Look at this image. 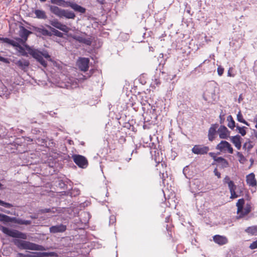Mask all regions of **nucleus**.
I'll return each instance as SVG.
<instances>
[{
	"instance_id": "14",
	"label": "nucleus",
	"mask_w": 257,
	"mask_h": 257,
	"mask_svg": "<svg viewBox=\"0 0 257 257\" xmlns=\"http://www.w3.org/2000/svg\"><path fill=\"white\" fill-rule=\"evenodd\" d=\"M67 229L66 225L62 224L52 226L50 227V232L52 233L64 232Z\"/></svg>"
},
{
	"instance_id": "45",
	"label": "nucleus",
	"mask_w": 257,
	"mask_h": 257,
	"mask_svg": "<svg viewBox=\"0 0 257 257\" xmlns=\"http://www.w3.org/2000/svg\"><path fill=\"white\" fill-rule=\"evenodd\" d=\"M41 212L42 213H48V212H50V209H47V208L43 209L41 210Z\"/></svg>"
},
{
	"instance_id": "26",
	"label": "nucleus",
	"mask_w": 257,
	"mask_h": 257,
	"mask_svg": "<svg viewBox=\"0 0 257 257\" xmlns=\"http://www.w3.org/2000/svg\"><path fill=\"white\" fill-rule=\"evenodd\" d=\"M70 7L76 12H79L80 13H84L85 12V8L76 4L72 3L70 5Z\"/></svg>"
},
{
	"instance_id": "37",
	"label": "nucleus",
	"mask_w": 257,
	"mask_h": 257,
	"mask_svg": "<svg viewBox=\"0 0 257 257\" xmlns=\"http://www.w3.org/2000/svg\"><path fill=\"white\" fill-rule=\"evenodd\" d=\"M236 129L238 131V133L241 135L242 136H244L246 135V127L245 126L240 127L238 125H237Z\"/></svg>"
},
{
	"instance_id": "13",
	"label": "nucleus",
	"mask_w": 257,
	"mask_h": 257,
	"mask_svg": "<svg viewBox=\"0 0 257 257\" xmlns=\"http://www.w3.org/2000/svg\"><path fill=\"white\" fill-rule=\"evenodd\" d=\"M229 178H225V182L228 183V186L230 192V198L234 199L238 197V195L235 193V189L236 188V185H234V183L232 181L229 180Z\"/></svg>"
},
{
	"instance_id": "40",
	"label": "nucleus",
	"mask_w": 257,
	"mask_h": 257,
	"mask_svg": "<svg viewBox=\"0 0 257 257\" xmlns=\"http://www.w3.org/2000/svg\"><path fill=\"white\" fill-rule=\"evenodd\" d=\"M84 37L80 35H74L72 36V38L80 43L82 41V40Z\"/></svg>"
},
{
	"instance_id": "36",
	"label": "nucleus",
	"mask_w": 257,
	"mask_h": 257,
	"mask_svg": "<svg viewBox=\"0 0 257 257\" xmlns=\"http://www.w3.org/2000/svg\"><path fill=\"white\" fill-rule=\"evenodd\" d=\"M0 221L5 222H9L12 221V218L9 216L4 214H2L1 217L0 218Z\"/></svg>"
},
{
	"instance_id": "10",
	"label": "nucleus",
	"mask_w": 257,
	"mask_h": 257,
	"mask_svg": "<svg viewBox=\"0 0 257 257\" xmlns=\"http://www.w3.org/2000/svg\"><path fill=\"white\" fill-rule=\"evenodd\" d=\"M33 31L38 36H52V34L51 32L44 28L43 26L40 27H33Z\"/></svg>"
},
{
	"instance_id": "30",
	"label": "nucleus",
	"mask_w": 257,
	"mask_h": 257,
	"mask_svg": "<svg viewBox=\"0 0 257 257\" xmlns=\"http://www.w3.org/2000/svg\"><path fill=\"white\" fill-rule=\"evenodd\" d=\"M246 182L249 186L256 188L257 186V183L255 178H246Z\"/></svg>"
},
{
	"instance_id": "12",
	"label": "nucleus",
	"mask_w": 257,
	"mask_h": 257,
	"mask_svg": "<svg viewBox=\"0 0 257 257\" xmlns=\"http://www.w3.org/2000/svg\"><path fill=\"white\" fill-rule=\"evenodd\" d=\"M50 24L54 27L66 33L68 32L70 30V29L67 26L59 22L57 20L50 21Z\"/></svg>"
},
{
	"instance_id": "5",
	"label": "nucleus",
	"mask_w": 257,
	"mask_h": 257,
	"mask_svg": "<svg viewBox=\"0 0 257 257\" xmlns=\"http://www.w3.org/2000/svg\"><path fill=\"white\" fill-rule=\"evenodd\" d=\"M72 159L75 163L79 167L82 168L87 167L88 161L85 157L79 155H74L72 156Z\"/></svg>"
},
{
	"instance_id": "17",
	"label": "nucleus",
	"mask_w": 257,
	"mask_h": 257,
	"mask_svg": "<svg viewBox=\"0 0 257 257\" xmlns=\"http://www.w3.org/2000/svg\"><path fill=\"white\" fill-rule=\"evenodd\" d=\"M218 133L219 135V138L222 139H227L229 136L230 132L227 130V127L224 125H221L218 130Z\"/></svg>"
},
{
	"instance_id": "20",
	"label": "nucleus",
	"mask_w": 257,
	"mask_h": 257,
	"mask_svg": "<svg viewBox=\"0 0 257 257\" xmlns=\"http://www.w3.org/2000/svg\"><path fill=\"white\" fill-rule=\"evenodd\" d=\"M245 232L251 236H257V225H252L247 227Z\"/></svg>"
},
{
	"instance_id": "49",
	"label": "nucleus",
	"mask_w": 257,
	"mask_h": 257,
	"mask_svg": "<svg viewBox=\"0 0 257 257\" xmlns=\"http://www.w3.org/2000/svg\"><path fill=\"white\" fill-rule=\"evenodd\" d=\"M51 2L52 4H57L59 3L60 0H51Z\"/></svg>"
},
{
	"instance_id": "18",
	"label": "nucleus",
	"mask_w": 257,
	"mask_h": 257,
	"mask_svg": "<svg viewBox=\"0 0 257 257\" xmlns=\"http://www.w3.org/2000/svg\"><path fill=\"white\" fill-rule=\"evenodd\" d=\"M0 41H2L3 43H8L9 44H10L14 47H19L21 50H24L23 48L20 45L17 43L15 42L14 41L8 38H3V37H0Z\"/></svg>"
},
{
	"instance_id": "11",
	"label": "nucleus",
	"mask_w": 257,
	"mask_h": 257,
	"mask_svg": "<svg viewBox=\"0 0 257 257\" xmlns=\"http://www.w3.org/2000/svg\"><path fill=\"white\" fill-rule=\"evenodd\" d=\"M89 60L86 58H80L77 61V65L82 71L86 72L89 68Z\"/></svg>"
},
{
	"instance_id": "42",
	"label": "nucleus",
	"mask_w": 257,
	"mask_h": 257,
	"mask_svg": "<svg viewBox=\"0 0 257 257\" xmlns=\"http://www.w3.org/2000/svg\"><path fill=\"white\" fill-rule=\"evenodd\" d=\"M224 72V68L221 66H219L217 68V73L219 76H221Z\"/></svg>"
},
{
	"instance_id": "22",
	"label": "nucleus",
	"mask_w": 257,
	"mask_h": 257,
	"mask_svg": "<svg viewBox=\"0 0 257 257\" xmlns=\"http://www.w3.org/2000/svg\"><path fill=\"white\" fill-rule=\"evenodd\" d=\"M50 10L52 13L60 18L63 11V10L55 6H51L50 7Z\"/></svg>"
},
{
	"instance_id": "47",
	"label": "nucleus",
	"mask_w": 257,
	"mask_h": 257,
	"mask_svg": "<svg viewBox=\"0 0 257 257\" xmlns=\"http://www.w3.org/2000/svg\"><path fill=\"white\" fill-rule=\"evenodd\" d=\"M232 70V68H230L228 71V73H227V75L228 76H229V77H233L234 76V75H232L231 74V71Z\"/></svg>"
},
{
	"instance_id": "43",
	"label": "nucleus",
	"mask_w": 257,
	"mask_h": 257,
	"mask_svg": "<svg viewBox=\"0 0 257 257\" xmlns=\"http://www.w3.org/2000/svg\"><path fill=\"white\" fill-rule=\"evenodd\" d=\"M0 61H2L6 64H9L10 63V59L3 57L0 56Z\"/></svg>"
},
{
	"instance_id": "29",
	"label": "nucleus",
	"mask_w": 257,
	"mask_h": 257,
	"mask_svg": "<svg viewBox=\"0 0 257 257\" xmlns=\"http://www.w3.org/2000/svg\"><path fill=\"white\" fill-rule=\"evenodd\" d=\"M214 93L213 92H209V90H206L203 93V98L205 101L209 100L210 98L213 99Z\"/></svg>"
},
{
	"instance_id": "4",
	"label": "nucleus",
	"mask_w": 257,
	"mask_h": 257,
	"mask_svg": "<svg viewBox=\"0 0 257 257\" xmlns=\"http://www.w3.org/2000/svg\"><path fill=\"white\" fill-rule=\"evenodd\" d=\"M0 229L6 234L13 237L19 238L23 239H27V236L26 233H23L17 230L10 229L6 227L2 226Z\"/></svg>"
},
{
	"instance_id": "27",
	"label": "nucleus",
	"mask_w": 257,
	"mask_h": 257,
	"mask_svg": "<svg viewBox=\"0 0 257 257\" xmlns=\"http://www.w3.org/2000/svg\"><path fill=\"white\" fill-rule=\"evenodd\" d=\"M216 162L222 168H226L228 167V163L227 161L222 157H218L216 159Z\"/></svg>"
},
{
	"instance_id": "28",
	"label": "nucleus",
	"mask_w": 257,
	"mask_h": 257,
	"mask_svg": "<svg viewBox=\"0 0 257 257\" xmlns=\"http://www.w3.org/2000/svg\"><path fill=\"white\" fill-rule=\"evenodd\" d=\"M46 27L51 30V32L52 33V35L60 38H62L63 37V33L55 29V28L51 27L49 25H46Z\"/></svg>"
},
{
	"instance_id": "53",
	"label": "nucleus",
	"mask_w": 257,
	"mask_h": 257,
	"mask_svg": "<svg viewBox=\"0 0 257 257\" xmlns=\"http://www.w3.org/2000/svg\"><path fill=\"white\" fill-rule=\"evenodd\" d=\"M155 81H156V84L158 85V84H160V82L159 80H158L157 79H156L155 80Z\"/></svg>"
},
{
	"instance_id": "21",
	"label": "nucleus",
	"mask_w": 257,
	"mask_h": 257,
	"mask_svg": "<svg viewBox=\"0 0 257 257\" xmlns=\"http://www.w3.org/2000/svg\"><path fill=\"white\" fill-rule=\"evenodd\" d=\"M31 33H32L31 32L29 31L24 27H22L20 31L19 35L25 41H26L27 40L29 35Z\"/></svg>"
},
{
	"instance_id": "2",
	"label": "nucleus",
	"mask_w": 257,
	"mask_h": 257,
	"mask_svg": "<svg viewBox=\"0 0 257 257\" xmlns=\"http://www.w3.org/2000/svg\"><path fill=\"white\" fill-rule=\"evenodd\" d=\"M15 244L21 249H28L35 250H45V248L42 245H38L25 240L16 239L15 241Z\"/></svg>"
},
{
	"instance_id": "19",
	"label": "nucleus",
	"mask_w": 257,
	"mask_h": 257,
	"mask_svg": "<svg viewBox=\"0 0 257 257\" xmlns=\"http://www.w3.org/2000/svg\"><path fill=\"white\" fill-rule=\"evenodd\" d=\"M240 140L241 137L239 135H236L235 136L232 137L231 139V142L234 145L235 147L238 150H240L241 147V143Z\"/></svg>"
},
{
	"instance_id": "56",
	"label": "nucleus",
	"mask_w": 257,
	"mask_h": 257,
	"mask_svg": "<svg viewBox=\"0 0 257 257\" xmlns=\"http://www.w3.org/2000/svg\"><path fill=\"white\" fill-rule=\"evenodd\" d=\"M187 12L188 14H190V10H187Z\"/></svg>"
},
{
	"instance_id": "31",
	"label": "nucleus",
	"mask_w": 257,
	"mask_h": 257,
	"mask_svg": "<svg viewBox=\"0 0 257 257\" xmlns=\"http://www.w3.org/2000/svg\"><path fill=\"white\" fill-rule=\"evenodd\" d=\"M227 120L228 121V126L231 129H233L235 126V121H234L231 115H229L227 117Z\"/></svg>"
},
{
	"instance_id": "6",
	"label": "nucleus",
	"mask_w": 257,
	"mask_h": 257,
	"mask_svg": "<svg viewBox=\"0 0 257 257\" xmlns=\"http://www.w3.org/2000/svg\"><path fill=\"white\" fill-rule=\"evenodd\" d=\"M216 149L223 152L227 151L230 154H232L233 152V150L231 145L225 141H221V142L217 145Z\"/></svg>"
},
{
	"instance_id": "8",
	"label": "nucleus",
	"mask_w": 257,
	"mask_h": 257,
	"mask_svg": "<svg viewBox=\"0 0 257 257\" xmlns=\"http://www.w3.org/2000/svg\"><path fill=\"white\" fill-rule=\"evenodd\" d=\"M15 63L20 69L24 71H26L29 66L30 65V62L28 60L25 59H21L19 60H10Z\"/></svg>"
},
{
	"instance_id": "33",
	"label": "nucleus",
	"mask_w": 257,
	"mask_h": 257,
	"mask_svg": "<svg viewBox=\"0 0 257 257\" xmlns=\"http://www.w3.org/2000/svg\"><path fill=\"white\" fill-rule=\"evenodd\" d=\"M237 119L238 121L242 122L246 125L249 126L248 123L243 118L242 115L240 111H239L237 114Z\"/></svg>"
},
{
	"instance_id": "24",
	"label": "nucleus",
	"mask_w": 257,
	"mask_h": 257,
	"mask_svg": "<svg viewBox=\"0 0 257 257\" xmlns=\"http://www.w3.org/2000/svg\"><path fill=\"white\" fill-rule=\"evenodd\" d=\"M34 14L36 15V17L38 19H46L47 18L45 12L43 10H35Z\"/></svg>"
},
{
	"instance_id": "59",
	"label": "nucleus",
	"mask_w": 257,
	"mask_h": 257,
	"mask_svg": "<svg viewBox=\"0 0 257 257\" xmlns=\"http://www.w3.org/2000/svg\"><path fill=\"white\" fill-rule=\"evenodd\" d=\"M23 55L27 56V54L26 53L24 54Z\"/></svg>"
},
{
	"instance_id": "7",
	"label": "nucleus",
	"mask_w": 257,
	"mask_h": 257,
	"mask_svg": "<svg viewBox=\"0 0 257 257\" xmlns=\"http://www.w3.org/2000/svg\"><path fill=\"white\" fill-rule=\"evenodd\" d=\"M57 256L56 253L54 252H35L33 254L30 255H25L21 253H19L18 254V257H45V256Z\"/></svg>"
},
{
	"instance_id": "16",
	"label": "nucleus",
	"mask_w": 257,
	"mask_h": 257,
	"mask_svg": "<svg viewBox=\"0 0 257 257\" xmlns=\"http://www.w3.org/2000/svg\"><path fill=\"white\" fill-rule=\"evenodd\" d=\"M156 166L157 167V170L159 171L158 175L160 177H168L169 175L166 171V166H164L162 163H160V161H159Z\"/></svg>"
},
{
	"instance_id": "60",
	"label": "nucleus",
	"mask_w": 257,
	"mask_h": 257,
	"mask_svg": "<svg viewBox=\"0 0 257 257\" xmlns=\"http://www.w3.org/2000/svg\"><path fill=\"white\" fill-rule=\"evenodd\" d=\"M250 161H251V163H253V161H252L251 160H250Z\"/></svg>"
},
{
	"instance_id": "25",
	"label": "nucleus",
	"mask_w": 257,
	"mask_h": 257,
	"mask_svg": "<svg viewBox=\"0 0 257 257\" xmlns=\"http://www.w3.org/2000/svg\"><path fill=\"white\" fill-rule=\"evenodd\" d=\"M75 17V15L73 12L63 10L61 18L65 17L67 19H74Z\"/></svg>"
},
{
	"instance_id": "1",
	"label": "nucleus",
	"mask_w": 257,
	"mask_h": 257,
	"mask_svg": "<svg viewBox=\"0 0 257 257\" xmlns=\"http://www.w3.org/2000/svg\"><path fill=\"white\" fill-rule=\"evenodd\" d=\"M26 48L29 54L36 59L44 67H47V63L44 60V57L49 61H51V57L47 52L46 51L43 53L27 46H26Z\"/></svg>"
},
{
	"instance_id": "9",
	"label": "nucleus",
	"mask_w": 257,
	"mask_h": 257,
	"mask_svg": "<svg viewBox=\"0 0 257 257\" xmlns=\"http://www.w3.org/2000/svg\"><path fill=\"white\" fill-rule=\"evenodd\" d=\"M209 151V148L207 146L203 145H195L192 149V152L197 155L206 154Z\"/></svg>"
},
{
	"instance_id": "51",
	"label": "nucleus",
	"mask_w": 257,
	"mask_h": 257,
	"mask_svg": "<svg viewBox=\"0 0 257 257\" xmlns=\"http://www.w3.org/2000/svg\"><path fill=\"white\" fill-rule=\"evenodd\" d=\"M246 177H254V174L253 173H250L247 175Z\"/></svg>"
},
{
	"instance_id": "3",
	"label": "nucleus",
	"mask_w": 257,
	"mask_h": 257,
	"mask_svg": "<svg viewBox=\"0 0 257 257\" xmlns=\"http://www.w3.org/2000/svg\"><path fill=\"white\" fill-rule=\"evenodd\" d=\"M244 203L245 201L243 198L238 199L236 203L237 213L239 215V218L243 217L251 211V206L248 204H246L243 208Z\"/></svg>"
},
{
	"instance_id": "32",
	"label": "nucleus",
	"mask_w": 257,
	"mask_h": 257,
	"mask_svg": "<svg viewBox=\"0 0 257 257\" xmlns=\"http://www.w3.org/2000/svg\"><path fill=\"white\" fill-rule=\"evenodd\" d=\"M15 223L20 225H30L32 221L31 220H26L19 218L16 220Z\"/></svg>"
},
{
	"instance_id": "46",
	"label": "nucleus",
	"mask_w": 257,
	"mask_h": 257,
	"mask_svg": "<svg viewBox=\"0 0 257 257\" xmlns=\"http://www.w3.org/2000/svg\"><path fill=\"white\" fill-rule=\"evenodd\" d=\"M214 173L215 176L217 177L220 176V173L218 171L217 169L216 168L214 170Z\"/></svg>"
},
{
	"instance_id": "39",
	"label": "nucleus",
	"mask_w": 257,
	"mask_h": 257,
	"mask_svg": "<svg viewBox=\"0 0 257 257\" xmlns=\"http://www.w3.org/2000/svg\"><path fill=\"white\" fill-rule=\"evenodd\" d=\"M0 205L7 208H11L13 206V205L11 204L5 202L2 200H1L0 201Z\"/></svg>"
},
{
	"instance_id": "52",
	"label": "nucleus",
	"mask_w": 257,
	"mask_h": 257,
	"mask_svg": "<svg viewBox=\"0 0 257 257\" xmlns=\"http://www.w3.org/2000/svg\"><path fill=\"white\" fill-rule=\"evenodd\" d=\"M242 100V98L241 96V95H240L238 98V101L240 102L241 100Z\"/></svg>"
},
{
	"instance_id": "55",
	"label": "nucleus",
	"mask_w": 257,
	"mask_h": 257,
	"mask_svg": "<svg viewBox=\"0 0 257 257\" xmlns=\"http://www.w3.org/2000/svg\"><path fill=\"white\" fill-rule=\"evenodd\" d=\"M31 218L32 219H35V218H36V217L34 216H31Z\"/></svg>"
},
{
	"instance_id": "50",
	"label": "nucleus",
	"mask_w": 257,
	"mask_h": 257,
	"mask_svg": "<svg viewBox=\"0 0 257 257\" xmlns=\"http://www.w3.org/2000/svg\"><path fill=\"white\" fill-rule=\"evenodd\" d=\"M254 122L255 123V127L256 128H257V115L255 117V118L254 119Z\"/></svg>"
},
{
	"instance_id": "34",
	"label": "nucleus",
	"mask_w": 257,
	"mask_h": 257,
	"mask_svg": "<svg viewBox=\"0 0 257 257\" xmlns=\"http://www.w3.org/2000/svg\"><path fill=\"white\" fill-rule=\"evenodd\" d=\"M92 42V39L91 37L86 38L83 37L82 41L80 42L81 43L84 44L87 46H90Z\"/></svg>"
},
{
	"instance_id": "58",
	"label": "nucleus",
	"mask_w": 257,
	"mask_h": 257,
	"mask_svg": "<svg viewBox=\"0 0 257 257\" xmlns=\"http://www.w3.org/2000/svg\"><path fill=\"white\" fill-rule=\"evenodd\" d=\"M185 170H186V169H184V170H183V172H184V175L186 176V174L185 173Z\"/></svg>"
},
{
	"instance_id": "41",
	"label": "nucleus",
	"mask_w": 257,
	"mask_h": 257,
	"mask_svg": "<svg viewBox=\"0 0 257 257\" xmlns=\"http://www.w3.org/2000/svg\"><path fill=\"white\" fill-rule=\"evenodd\" d=\"M249 248L251 249L257 248V240L253 241L250 245Z\"/></svg>"
},
{
	"instance_id": "15",
	"label": "nucleus",
	"mask_w": 257,
	"mask_h": 257,
	"mask_svg": "<svg viewBox=\"0 0 257 257\" xmlns=\"http://www.w3.org/2000/svg\"><path fill=\"white\" fill-rule=\"evenodd\" d=\"M213 240L214 242L218 244L219 245H224L228 242L227 238L223 235H215L213 236Z\"/></svg>"
},
{
	"instance_id": "54",
	"label": "nucleus",
	"mask_w": 257,
	"mask_h": 257,
	"mask_svg": "<svg viewBox=\"0 0 257 257\" xmlns=\"http://www.w3.org/2000/svg\"><path fill=\"white\" fill-rule=\"evenodd\" d=\"M254 136L256 138V139H257V132L254 133Z\"/></svg>"
},
{
	"instance_id": "35",
	"label": "nucleus",
	"mask_w": 257,
	"mask_h": 257,
	"mask_svg": "<svg viewBox=\"0 0 257 257\" xmlns=\"http://www.w3.org/2000/svg\"><path fill=\"white\" fill-rule=\"evenodd\" d=\"M166 229L168 232L169 239L173 238V227L172 226H169L168 225H167Z\"/></svg>"
},
{
	"instance_id": "44",
	"label": "nucleus",
	"mask_w": 257,
	"mask_h": 257,
	"mask_svg": "<svg viewBox=\"0 0 257 257\" xmlns=\"http://www.w3.org/2000/svg\"><path fill=\"white\" fill-rule=\"evenodd\" d=\"M209 155L211 157H212L215 162H216V159H217L218 157H216V155L214 153H209Z\"/></svg>"
},
{
	"instance_id": "23",
	"label": "nucleus",
	"mask_w": 257,
	"mask_h": 257,
	"mask_svg": "<svg viewBox=\"0 0 257 257\" xmlns=\"http://www.w3.org/2000/svg\"><path fill=\"white\" fill-rule=\"evenodd\" d=\"M216 127L212 126L208 131V139L210 141H212L215 139V136L216 134Z\"/></svg>"
},
{
	"instance_id": "57",
	"label": "nucleus",
	"mask_w": 257,
	"mask_h": 257,
	"mask_svg": "<svg viewBox=\"0 0 257 257\" xmlns=\"http://www.w3.org/2000/svg\"><path fill=\"white\" fill-rule=\"evenodd\" d=\"M42 2H45L46 0H40Z\"/></svg>"
},
{
	"instance_id": "48",
	"label": "nucleus",
	"mask_w": 257,
	"mask_h": 257,
	"mask_svg": "<svg viewBox=\"0 0 257 257\" xmlns=\"http://www.w3.org/2000/svg\"><path fill=\"white\" fill-rule=\"evenodd\" d=\"M220 123H222L224 120V115H220Z\"/></svg>"
},
{
	"instance_id": "38",
	"label": "nucleus",
	"mask_w": 257,
	"mask_h": 257,
	"mask_svg": "<svg viewBox=\"0 0 257 257\" xmlns=\"http://www.w3.org/2000/svg\"><path fill=\"white\" fill-rule=\"evenodd\" d=\"M236 155H237V157L238 158V161H239V162L241 163H242V164L244 163V162L246 160V159L243 156V155L242 154V153H240V152H238L237 153Z\"/></svg>"
}]
</instances>
